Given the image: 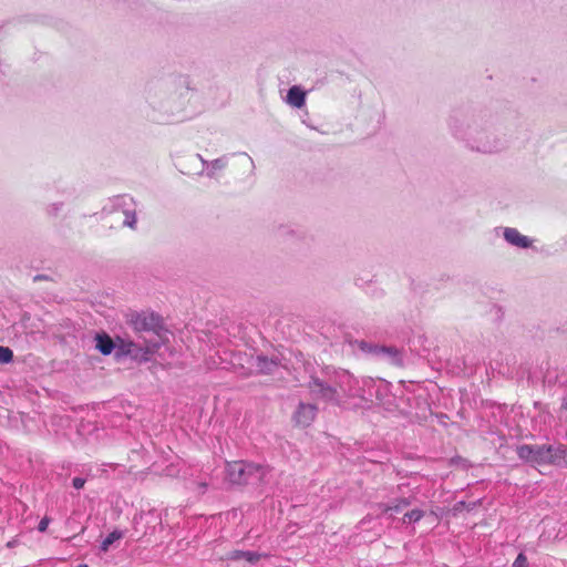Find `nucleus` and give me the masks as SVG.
I'll list each match as a JSON object with an SVG mask.
<instances>
[{
    "instance_id": "nucleus-1",
    "label": "nucleus",
    "mask_w": 567,
    "mask_h": 567,
    "mask_svg": "<svg viewBox=\"0 0 567 567\" xmlns=\"http://www.w3.org/2000/svg\"><path fill=\"white\" fill-rule=\"evenodd\" d=\"M451 134L471 152L495 155L508 147V140L494 120L483 113L454 114L449 120Z\"/></svg>"
},
{
    "instance_id": "nucleus-2",
    "label": "nucleus",
    "mask_w": 567,
    "mask_h": 567,
    "mask_svg": "<svg viewBox=\"0 0 567 567\" xmlns=\"http://www.w3.org/2000/svg\"><path fill=\"white\" fill-rule=\"evenodd\" d=\"M351 384H354L353 375L349 371L333 370L327 373L326 379L312 378L308 388L315 399L346 406Z\"/></svg>"
},
{
    "instance_id": "nucleus-3",
    "label": "nucleus",
    "mask_w": 567,
    "mask_h": 567,
    "mask_svg": "<svg viewBox=\"0 0 567 567\" xmlns=\"http://www.w3.org/2000/svg\"><path fill=\"white\" fill-rule=\"evenodd\" d=\"M216 367L221 369H233L241 375H249L252 373L269 374L272 373L279 365L277 358H268L266 355H247L241 353H234L229 360V367L224 364V360L219 363L214 362Z\"/></svg>"
},
{
    "instance_id": "nucleus-4",
    "label": "nucleus",
    "mask_w": 567,
    "mask_h": 567,
    "mask_svg": "<svg viewBox=\"0 0 567 567\" xmlns=\"http://www.w3.org/2000/svg\"><path fill=\"white\" fill-rule=\"evenodd\" d=\"M267 468L244 461L228 463L226 466V478L233 484H254L265 480Z\"/></svg>"
},
{
    "instance_id": "nucleus-5",
    "label": "nucleus",
    "mask_w": 567,
    "mask_h": 567,
    "mask_svg": "<svg viewBox=\"0 0 567 567\" xmlns=\"http://www.w3.org/2000/svg\"><path fill=\"white\" fill-rule=\"evenodd\" d=\"M158 347L159 343L153 340H144L143 343H140L123 338L116 339V354L130 355L138 361H148Z\"/></svg>"
},
{
    "instance_id": "nucleus-6",
    "label": "nucleus",
    "mask_w": 567,
    "mask_h": 567,
    "mask_svg": "<svg viewBox=\"0 0 567 567\" xmlns=\"http://www.w3.org/2000/svg\"><path fill=\"white\" fill-rule=\"evenodd\" d=\"M353 383L348 393L347 405L344 408H362L372 401L374 395L375 382L371 378L357 379L353 377Z\"/></svg>"
},
{
    "instance_id": "nucleus-7",
    "label": "nucleus",
    "mask_w": 567,
    "mask_h": 567,
    "mask_svg": "<svg viewBox=\"0 0 567 567\" xmlns=\"http://www.w3.org/2000/svg\"><path fill=\"white\" fill-rule=\"evenodd\" d=\"M553 445L551 444H542V445H530L523 444L516 447V453L518 457L529 464L533 465H547L553 464Z\"/></svg>"
},
{
    "instance_id": "nucleus-8",
    "label": "nucleus",
    "mask_w": 567,
    "mask_h": 567,
    "mask_svg": "<svg viewBox=\"0 0 567 567\" xmlns=\"http://www.w3.org/2000/svg\"><path fill=\"white\" fill-rule=\"evenodd\" d=\"M360 348L364 352L373 354L374 357H377L392 365H396V367L403 365V354L395 347L371 344V343L362 341L360 343Z\"/></svg>"
},
{
    "instance_id": "nucleus-9",
    "label": "nucleus",
    "mask_w": 567,
    "mask_h": 567,
    "mask_svg": "<svg viewBox=\"0 0 567 567\" xmlns=\"http://www.w3.org/2000/svg\"><path fill=\"white\" fill-rule=\"evenodd\" d=\"M114 209L115 213H122L123 226L130 227L132 229L136 226V208L133 198L128 195H122L115 198L114 200Z\"/></svg>"
},
{
    "instance_id": "nucleus-10",
    "label": "nucleus",
    "mask_w": 567,
    "mask_h": 567,
    "mask_svg": "<svg viewBox=\"0 0 567 567\" xmlns=\"http://www.w3.org/2000/svg\"><path fill=\"white\" fill-rule=\"evenodd\" d=\"M131 323L135 331L137 332H154L158 333V330L162 328V320L158 315L153 312L146 313H136L132 317Z\"/></svg>"
},
{
    "instance_id": "nucleus-11",
    "label": "nucleus",
    "mask_w": 567,
    "mask_h": 567,
    "mask_svg": "<svg viewBox=\"0 0 567 567\" xmlns=\"http://www.w3.org/2000/svg\"><path fill=\"white\" fill-rule=\"evenodd\" d=\"M317 406L310 403H300L293 413V421L296 425L307 427L316 417Z\"/></svg>"
},
{
    "instance_id": "nucleus-12",
    "label": "nucleus",
    "mask_w": 567,
    "mask_h": 567,
    "mask_svg": "<svg viewBox=\"0 0 567 567\" xmlns=\"http://www.w3.org/2000/svg\"><path fill=\"white\" fill-rule=\"evenodd\" d=\"M503 237L507 244L520 249H527L533 245V239L520 234L516 228L513 227H504Z\"/></svg>"
},
{
    "instance_id": "nucleus-13",
    "label": "nucleus",
    "mask_w": 567,
    "mask_h": 567,
    "mask_svg": "<svg viewBox=\"0 0 567 567\" xmlns=\"http://www.w3.org/2000/svg\"><path fill=\"white\" fill-rule=\"evenodd\" d=\"M286 102L292 107L301 109L306 104V92L298 85L288 90Z\"/></svg>"
},
{
    "instance_id": "nucleus-14",
    "label": "nucleus",
    "mask_w": 567,
    "mask_h": 567,
    "mask_svg": "<svg viewBox=\"0 0 567 567\" xmlns=\"http://www.w3.org/2000/svg\"><path fill=\"white\" fill-rule=\"evenodd\" d=\"M96 349L104 355L111 354L116 349V341L114 342L107 334H97Z\"/></svg>"
},
{
    "instance_id": "nucleus-15",
    "label": "nucleus",
    "mask_w": 567,
    "mask_h": 567,
    "mask_svg": "<svg viewBox=\"0 0 567 567\" xmlns=\"http://www.w3.org/2000/svg\"><path fill=\"white\" fill-rule=\"evenodd\" d=\"M260 557L261 555L259 553L250 550H233L231 553H229V559H245L251 564L259 561Z\"/></svg>"
},
{
    "instance_id": "nucleus-16",
    "label": "nucleus",
    "mask_w": 567,
    "mask_h": 567,
    "mask_svg": "<svg viewBox=\"0 0 567 567\" xmlns=\"http://www.w3.org/2000/svg\"><path fill=\"white\" fill-rule=\"evenodd\" d=\"M229 162L228 155H223L221 157H218L214 161H210L208 164V169L206 172V175L210 178L215 177L216 172L223 171L227 167Z\"/></svg>"
},
{
    "instance_id": "nucleus-17",
    "label": "nucleus",
    "mask_w": 567,
    "mask_h": 567,
    "mask_svg": "<svg viewBox=\"0 0 567 567\" xmlns=\"http://www.w3.org/2000/svg\"><path fill=\"white\" fill-rule=\"evenodd\" d=\"M410 505V501L408 498H399L392 504H380L379 507L382 513H400L402 509Z\"/></svg>"
},
{
    "instance_id": "nucleus-18",
    "label": "nucleus",
    "mask_w": 567,
    "mask_h": 567,
    "mask_svg": "<svg viewBox=\"0 0 567 567\" xmlns=\"http://www.w3.org/2000/svg\"><path fill=\"white\" fill-rule=\"evenodd\" d=\"M553 464H560L564 462L567 465V445L565 444H557L553 445Z\"/></svg>"
},
{
    "instance_id": "nucleus-19",
    "label": "nucleus",
    "mask_w": 567,
    "mask_h": 567,
    "mask_svg": "<svg viewBox=\"0 0 567 567\" xmlns=\"http://www.w3.org/2000/svg\"><path fill=\"white\" fill-rule=\"evenodd\" d=\"M124 536L122 530H113L111 532L105 539L102 542L101 549L106 551L109 547L116 540L121 539Z\"/></svg>"
},
{
    "instance_id": "nucleus-20",
    "label": "nucleus",
    "mask_w": 567,
    "mask_h": 567,
    "mask_svg": "<svg viewBox=\"0 0 567 567\" xmlns=\"http://www.w3.org/2000/svg\"><path fill=\"white\" fill-rule=\"evenodd\" d=\"M424 516V512L421 509H412L404 514V522L416 523Z\"/></svg>"
},
{
    "instance_id": "nucleus-21",
    "label": "nucleus",
    "mask_w": 567,
    "mask_h": 567,
    "mask_svg": "<svg viewBox=\"0 0 567 567\" xmlns=\"http://www.w3.org/2000/svg\"><path fill=\"white\" fill-rule=\"evenodd\" d=\"M13 359V352L8 347L0 346V363H9Z\"/></svg>"
},
{
    "instance_id": "nucleus-22",
    "label": "nucleus",
    "mask_w": 567,
    "mask_h": 567,
    "mask_svg": "<svg viewBox=\"0 0 567 567\" xmlns=\"http://www.w3.org/2000/svg\"><path fill=\"white\" fill-rule=\"evenodd\" d=\"M512 567H528L527 557L523 553L518 554Z\"/></svg>"
},
{
    "instance_id": "nucleus-23",
    "label": "nucleus",
    "mask_w": 567,
    "mask_h": 567,
    "mask_svg": "<svg viewBox=\"0 0 567 567\" xmlns=\"http://www.w3.org/2000/svg\"><path fill=\"white\" fill-rule=\"evenodd\" d=\"M85 484V480L82 477H74L72 481V485L76 489H81Z\"/></svg>"
},
{
    "instance_id": "nucleus-24",
    "label": "nucleus",
    "mask_w": 567,
    "mask_h": 567,
    "mask_svg": "<svg viewBox=\"0 0 567 567\" xmlns=\"http://www.w3.org/2000/svg\"><path fill=\"white\" fill-rule=\"evenodd\" d=\"M49 522H50L49 518H47V517L42 518L39 523L38 529L40 532H45L49 526Z\"/></svg>"
},
{
    "instance_id": "nucleus-25",
    "label": "nucleus",
    "mask_w": 567,
    "mask_h": 567,
    "mask_svg": "<svg viewBox=\"0 0 567 567\" xmlns=\"http://www.w3.org/2000/svg\"><path fill=\"white\" fill-rule=\"evenodd\" d=\"M197 157L202 162L204 168L207 171L208 169L209 161L205 159L200 154H197Z\"/></svg>"
},
{
    "instance_id": "nucleus-26",
    "label": "nucleus",
    "mask_w": 567,
    "mask_h": 567,
    "mask_svg": "<svg viewBox=\"0 0 567 567\" xmlns=\"http://www.w3.org/2000/svg\"><path fill=\"white\" fill-rule=\"evenodd\" d=\"M207 487H208V483H206V482L198 483V488H199L200 493H204L207 489Z\"/></svg>"
},
{
    "instance_id": "nucleus-27",
    "label": "nucleus",
    "mask_w": 567,
    "mask_h": 567,
    "mask_svg": "<svg viewBox=\"0 0 567 567\" xmlns=\"http://www.w3.org/2000/svg\"><path fill=\"white\" fill-rule=\"evenodd\" d=\"M147 116H148V117H151L153 121H161V118H159V117H156V116H154V115H150V114H147Z\"/></svg>"
},
{
    "instance_id": "nucleus-28",
    "label": "nucleus",
    "mask_w": 567,
    "mask_h": 567,
    "mask_svg": "<svg viewBox=\"0 0 567 567\" xmlns=\"http://www.w3.org/2000/svg\"><path fill=\"white\" fill-rule=\"evenodd\" d=\"M563 408H564L565 410H567V399H565V400H564V402H563Z\"/></svg>"
},
{
    "instance_id": "nucleus-29",
    "label": "nucleus",
    "mask_w": 567,
    "mask_h": 567,
    "mask_svg": "<svg viewBox=\"0 0 567 567\" xmlns=\"http://www.w3.org/2000/svg\"><path fill=\"white\" fill-rule=\"evenodd\" d=\"M248 158H249V162L254 165V161H252V158H251V157H249V156H248Z\"/></svg>"
}]
</instances>
